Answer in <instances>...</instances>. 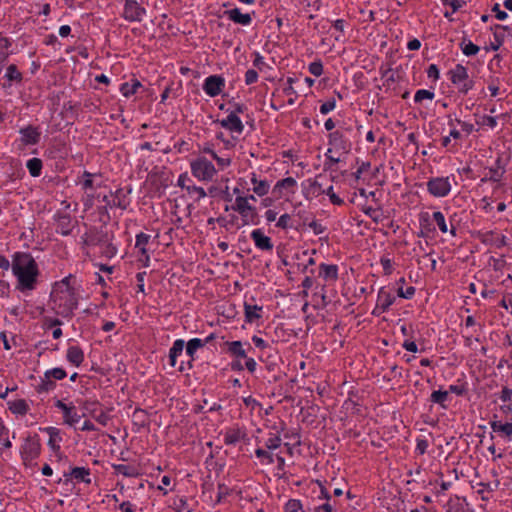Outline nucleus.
<instances>
[{
    "label": "nucleus",
    "mask_w": 512,
    "mask_h": 512,
    "mask_svg": "<svg viewBox=\"0 0 512 512\" xmlns=\"http://www.w3.org/2000/svg\"><path fill=\"white\" fill-rule=\"evenodd\" d=\"M247 178L252 185V191L258 197H264L268 194L271 185L267 179L260 178L255 172H250L247 175Z\"/></svg>",
    "instance_id": "nucleus-14"
},
{
    "label": "nucleus",
    "mask_w": 512,
    "mask_h": 512,
    "mask_svg": "<svg viewBox=\"0 0 512 512\" xmlns=\"http://www.w3.org/2000/svg\"><path fill=\"white\" fill-rule=\"evenodd\" d=\"M31 176L38 177L42 170V161L39 158H31L26 163Z\"/></svg>",
    "instance_id": "nucleus-39"
},
{
    "label": "nucleus",
    "mask_w": 512,
    "mask_h": 512,
    "mask_svg": "<svg viewBox=\"0 0 512 512\" xmlns=\"http://www.w3.org/2000/svg\"><path fill=\"white\" fill-rule=\"evenodd\" d=\"M431 400L433 403L439 404L442 408H445V402L448 400V392L434 391L431 395Z\"/></svg>",
    "instance_id": "nucleus-50"
},
{
    "label": "nucleus",
    "mask_w": 512,
    "mask_h": 512,
    "mask_svg": "<svg viewBox=\"0 0 512 512\" xmlns=\"http://www.w3.org/2000/svg\"><path fill=\"white\" fill-rule=\"evenodd\" d=\"M319 276L327 282H335L338 279V266L335 264H320Z\"/></svg>",
    "instance_id": "nucleus-24"
},
{
    "label": "nucleus",
    "mask_w": 512,
    "mask_h": 512,
    "mask_svg": "<svg viewBox=\"0 0 512 512\" xmlns=\"http://www.w3.org/2000/svg\"><path fill=\"white\" fill-rule=\"evenodd\" d=\"M246 436L244 429L240 427H232L224 432V443L226 445H235Z\"/></svg>",
    "instance_id": "nucleus-23"
},
{
    "label": "nucleus",
    "mask_w": 512,
    "mask_h": 512,
    "mask_svg": "<svg viewBox=\"0 0 512 512\" xmlns=\"http://www.w3.org/2000/svg\"><path fill=\"white\" fill-rule=\"evenodd\" d=\"M329 143L336 150L347 151V148H348L347 142L344 139L342 132H340L338 130L330 133Z\"/></svg>",
    "instance_id": "nucleus-31"
},
{
    "label": "nucleus",
    "mask_w": 512,
    "mask_h": 512,
    "mask_svg": "<svg viewBox=\"0 0 512 512\" xmlns=\"http://www.w3.org/2000/svg\"><path fill=\"white\" fill-rule=\"evenodd\" d=\"M232 210L237 212L243 225H256L258 220V211L253 203H249L246 199L235 197Z\"/></svg>",
    "instance_id": "nucleus-4"
},
{
    "label": "nucleus",
    "mask_w": 512,
    "mask_h": 512,
    "mask_svg": "<svg viewBox=\"0 0 512 512\" xmlns=\"http://www.w3.org/2000/svg\"><path fill=\"white\" fill-rule=\"evenodd\" d=\"M191 180L187 173H182L179 175L177 179V186L181 187L182 189L187 190V186H190Z\"/></svg>",
    "instance_id": "nucleus-62"
},
{
    "label": "nucleus",
    "mask_w": 512,
    "mask_h": 512,
    "mask_svg": "<svg viewBox=\"0 0 512 512\" xmlns=\"http://www.w3.org/2000/svg\"><path fill=\"white\" fill-rule=\"evenodd\" d=\"M71 477L86 484L91 483L90 471L85 467H74L70 473Z\"/></svg>",
    "instance_id": "nucleus-35"
},
{
    "label": "nucleus",
    "mask_w": 512,
    "mask_h": 512,
    "mask_svg": "<svg viewBox=\"0 0 512 512\" xmlns=\"http://www.w3.org/2000/svg\"><path fill=\"white\" fill-rule=\"evenodd\" d=\"M325 193L333 204L341 205L343 203V200L334 192L333 186L328 187Z\"/></svg>",
    "instance_id": "nucleus-60"
},
{
    "label": "nucleus",
    "mask_w": 512,
    "mask_h": 512,
    "mask_svg": "<svg viewBox=\"0 0 512 512\" xmlns=\"http://www.w3.org/2000/svg\"><path fill=\"white\" fill-rule=\"evenodd\" d=\"M281 442L282 440L279 435L270 433L269 437L265 440L264 445L268 450L273 451L280 447Z\"/></svg>",
    "instance_id": "nucleus-47"
},
{
    "label": "nucleus",
    "mask_w": 512,
    "mask_h": 512,
    "mask_svg": "<svg viewBox=\"0 0 512 512\" xmlns=\"http://www.w3.org/2000/svg\"><path fill=\"white\" fill-rule=\"evenodd\" d=\"M151 236L145 233H139L136 235V242H135V248L138 250L139 253H141L142 256L145 257V259L149 260V255L147 253V245L150 241Z\"/></svg>",
    "instance_id": "nucleus-33"
},
{
    "label": "nucleus",
    "mask_w": 512,
    "mask_h": 512,
    "mask_svg": "<svg viewBox=\"0 0 512 512\" xmlns=\"http://www.w3.org/2000/svg\"><path fill=\"white\" fill-rule=\"evenodd\" d=\"M41 452V444L38 440L28 438L25 440L21 448V455L26 465H32L39 457Z\"/></svg>",
    "instance_id": "nucleus-9"
},
{
    "label": "nucleus",
    "mask_w": 512,
    "mask_h": 512,
    "mask_svg": "<svg viewBox=\"0 0 512 512\" xmlns=\"http://www.w3.org/2000/svg\"><path fill=\"white\" fill-rule=\"evenodd\" d=\"M430 220V224L431 225H436L439 227V229L442 231V232H446L447 231V225H446V221H445V216L442 212L440 211H435L432 213L431 215V218L429 219Z\"/></svg>",
    "instance_id": "nucleus-40"
},
{
    "label": "nucleus",
    "mask_w": 512,
    "mask_h": 512,
    "mask_svg": "<svg viewBox=\"0 0 512 512\" xmlns=\"http://www.w3.org/2000/svg\"><path fill=\"white\" fill-rule=\"evenodd\" d=\"M450 81L457 88L460 94H467L474 86V81L468 75L467 69L458 64L453 70H450Z\"/></svg>",
    "instance_id": "nucleus-5"
},
{
    "label": "nucleus",
    "mask_w": 512,
    "mask_h": 512,
    "mask_svg": "<svg viewBox=\"0 0 512 512\" xmlns=\"http://www.w3.org/2000/svg\"><path fill=\"white\" fill-rule=\"evenodd\" d=\"M19 143L21 147L36 145L40 141L41 132L37 127L26 126L19 130Z\"/></svg>",
    "instance_id": "nucleus-13"
},
{
    "label": "nucleus",
    "mask_w": 512,
    "mask_h": 512,
    "mask_svg": "<svg viewBox=\"0 0 512 512\" xmlns=\"http://www.w3.org/2000/svg\"><path fill=\"white\" fill-rule=\"evenodd\" d=\"M225 79L220 75H211L205 78L203 83V91L209 97L220 95L225 88Z\"/></svg>",
    "instance_id": "nucleus-11"
},
{
    "label": "nucleus",
    "mask_w": 512,
    "mask_h": 512,
    "mask_svg": "<svg viewBox=\"0 0 512 512\" xmlns=\"http://www.w3.org/2000/svg\"><path fill=\"white\" fill-rule=\"evenodd\" d=\"M492 12L495 13V17L500 21H504L508 18V14L505 11L501 10L499 3H495L493 5Z\"/></svg>",
    "instance_id": "nucleus-63"
},
{
    "label": "nucleus",
    "mask_w": 512,
    "mask_h": 512,
    "mask_svg": "<svg viewBox=\"0 0 512 512\" xmlns=\"http://www.w3.org/2000/svg\"><path fill=\"white\" fill-rule=\"evenodd\" d=\"M73 228V222L69 215H60L57 218L56 230L58 233L69 235Z\"/></svg>",
    "instance_id": "nucleus-28"
},
{
    "label": "nucleus",
    "mask_w": 512,
    "mask_h": 512,
    "mask_svg": "<svg viewBox=\"0 0 512 512\" xmlns=\"http://www.w3.org/2000/svg\"><path fill=\"white\" fill-rule=\"evenodd\" d=\"M450 393H454L458 396H462L467 393V383L461 382L456 385H450Z\"/></svg>",
    "instance_id": "nucleus-57"
},
{
    "label": "nucleus",
    "mask_w": 512,
    "mask_h": 512,
    "mask_svg": "<svg viewBox=\"0 0 512 512\" xmlns=\"http://www.w3.org/2000/svg\"><path fill=\"white\" fill-rule=\"evenodd\" d=\"M291 226H292L291 216L287 213L282 214L276 222V227L281 228V229H288Z\"/></svg>",
    "instance_id": "nucleus-56"
},
{
    "label": "nucleus",
    "mask_w": 512,
    "mask_h": 512,
    "mask_svg": "<svg viewBox=\"0 0 512 512\" xmlns=\"http://www.w3.org/2000/svg\"><path fill=\"white\" fill-rule=\"evenodd\" d=\"M308 70L312 75L319 77L323 74V64L320 60L311 62L308 66Z\"/></svg>",
    "instance_id": "nucleus-53"
},
{
    "label": "nucleus",
    "mask_w": 512,
    "mask_h": 512,
    "mask_svg": "<svg viewBox=\"0 0 512 512\" xmlns=\"http://www.w3.org/2000/svg\"><path fill=\"white\" fill-rule=\"evenodd\" d=\"M74 283L75 278L69 275L53 285L50 294V305L57 315L67 317L77 307L78 300Z\"/></svg>",
    "instance_id": "nucleus-1"
},
{
    "label": "nucleus",
    "mask_w": 512,
    "mask_h": 512,
    "mask_svg": "<svg viewBox=\"0 0 512 512\" xmlns=\"http://www.w3.org/2000/svg\"><path fill=\"white\" fill-rule=\"evenodd\" d=\"M250 237L255 247L261 251H272L273 242L270 237L266 236L262 229H254L250 233Z\"/></svg>",
    "instance_id": "nucleus-17"
},
{
    "label": "nucleus",
    "mask_w": 512,
    "mask_h": 512,
    "mask_svg": "<svg viewBox=\"0 0 512 512\" xmlns=\"http://www.w3.org/2000/svg\"><path fill=\"white\" fill-rule=\"evenodd\" d=\"M296 190L297 181L293 177H286L274 184L272 193L276 199L290 200V197L296 193Z\"/></svg>",
    "instance_id": "nucleus-6"
},
{
    "label": "nucleus",
    "mask_w": 512,
    "mask_h": 512,
    "mask_svg": "<svg viewBox=\"0 0 512 512\" xmlns=\"http://www.w3.org/2000/svg\"><path fill=\"white\" fill-rule=\"evenodd\" d=\"M45 433L48 434L49 440H48V446L49 448L55 452L58 453L60 451V444L62 442V436L60 433V430L56 427H46L43 429Z\"/></svg>",
    "instance_id": "nucleus-22"
},
{
    "label": "nucleus",
    "mask_w": 512,
    "mask_h": 512,
    "mask_svg": "<svg viewBox=\"0 0 512 512\" xmlns=\"http://www.w3.org/2000/svg\"><path fill=\"white\" fill-rule=\"evenodd\" d=\"M66 371L63 368L57 367L50 370H47L45 373V377L50 379L53 378L55 380H62L66 377Z\"/></svg>",
    "instance_id": "nucleus-51"
},
{
    "label": "nucleus",
    "mask_w": 512,
    "mask_h": 512,
    "mask_svg": "<svg viewBox=\"0 0 512 512\" xmlns=\"http://www.w3.org/2000/svg\"><path fill=\"white\" fill-rule=\"evenodd\" d=\"M0 443L4 448H11L12 443L9 440V429L5 425L3 419L0 417Z\"/></svg>",
    "instance_id": "nucleus-42"
},
{
    "label": "nucleus",
    "mask_w": 512,
    "mask_h": 512,
    "mask_svg": "<svg viewBox=\"0 0 512 512\" xmlns=\"http://www.w3.org/2000/svg\"><path fill=\"white\" fill-rule=\"evenodd\" d=\"M284 512H305L302 503L298 499H290L284 506Z\"/></svg>",
    "instance_id": "nucleus-48"
},
{
    "label": "nucleus",
    "mask_w": 512,
    "mask_h": 512,
    "mask_svg": "<svg viewBox=\"0 0 512 512\" xmlns=\"http://www.w3.org/2000/svg\"><path fill=\"white\" fill-rule=\"evenodd\" d=\"M255 455L260 459V462L263 465H270L275 461L274 456L263 448H257L255 450Z\"/></svg>",
    "instance_id": "nucleus-43"
},
{
    "label": "nucleus",
    "mask_w": 512,
    "mask_h": 512,
    "mask_svg": "<svg viewBox=\"0 0 512 512\" xmlns=\"http://www.w3.org/2000/svg\"><path fill=\"white\" fill-rule=\"evenodd\" d=\"M224 15L232 22L242 26H249L252 23V16L249 13H242L239 8L226 10Z\"/></svg>",
    "instance_id": "nucleus-20"
},
{
    "label": "nucleus",
    "mask_w": 512,
    "mask_h": 512,
    "mask_svg": "<svg viewBox=\"0 0 512 512\" xmlns=\"http://www.w3.org/2000/svg\"><path fill=\"white\" fill-rule=\"evenodd\" d=\"M246 185H247L246 178H239L237 180L236 186L233 188V194L235 196L244 195V192L246 190L249 191V188H246Z\"/></svg>",
    "instance_id": "nucleus-55"
},
{
    "label": "nucleus",
    "mask_w": 512,
    "mask_h": 512,
    "mask_svg": "<svg viewBox=\"0 0 512 512\" xmlns=\"http://www.w3.org/2000/svg\"><path fill=\"white\" fill-rule=\"evenodd\" d=\"M258 80V72L255 69H249L245 73V83L251 85L256 83Z\"/></svg>",
    "instance_id": "nucleus-58"
},
{
    "label": "nucleus",
    "mask_w": 512,
    "mask_h": 512,
    "mask_svg": "<svg viewBox=\"0 0 512 512\" xmlns=\"http://www.w3.org/2000/svg\"><path fill=\"white\" fill-rule=\"evenodd\" d=\"M336 107V102L335 100H328L326 102H324L321 106H320V113L323 114V115H326L328 114L329 112L333 111Z\"/></svg>",
    "instance_id": "nucleus-61"
},
{
    "label": "nucleus",
    "mask_w": 512,
    "mask_h": 512,
    "mask_svg": "<svg viewBox=\"0 0 512 512\" xmlns=\"http://www.w3.org/2000/svg\"><path fill=\"white\" fill-rule=\"evenodd\" d=\"M192 175L202 182H210L217 174L214 164L205 156H198L190 162Z\"/></svg>",
    "instance_id": "nucleus-3"
},
{
    "label": "nucleus",
    "mask_w": 512,
    "mask_h": 512,
    "mask_svg": "<svg viewBox=\"0 0 512 512\" xmlns=\"http://www.w3.org/2000/svg\"><path fill=\"white\" fill-rule=\"evenodd\" d=\"M203 152L209 154L216 161L220 169H225L231 164V157L229 155L219 156L209 145L203 148Z\"/></svg>",
    "instance_id": "nucleus-29"
},
{
    "label": "nucleus",
    "mask_w": 512,
    "mask_h": 512,
    "mask_svg": "<svg viewBox=\"0 0 512 512\" xmlns=\"http://www.w3.org/2000/svg\"><path fill=\"white\" fill-rule=\"evenodd\" d=\"M31 403L23 398L10 399L7 401V408L16 417H24L30 412Z\"/></svg>",
    "instance_id": "nucleus-15"
},
{
    "label": "nucleus",
    "mask_w": 512,
    "mask_h": 512,
    "mask_svg": "<svg viewBox=\"0 0 512 512\" xmlns=\"http://www.w3.org/2000/svg\"><path fill=\"white\" fill-rule=\"evenodd\" d=\"M184 348L185 342L183 339H177L173 342V345L169 350V364L172 367H176L177 358L183 353Z\"/></svg>",
    "instance_id": "nucleus-27"
},
{
    "label": "nucleus",
    "mask_w": 512,
    "mask_h": 512,
    "mask_svg": "<svg viewBox=\"0 0 512 512\" xmlns=\"http://www.w3.org/2000/svg\"><path fill=\"white\" fill-rule=\"evenodd\" d=\"M13 275L17 279L16 288L21 292L36 288L39 268L34 258L28 253H16L11 264Z\"/></svg>",
    "instance_id": "nucleus-2"
},
{
    "label": "nucleus",
    "mask_w": 512,
    "mask_h": 512,
    "mask_svg": "<svg viewBox=\"0 0 512 512\" xmlns=\"http://www.w3.org/2000/svg\"><path fill=\"white\" fill-rule=\"evenodd\" d=\"M395 295L386 287H381L377 294L376 307L374 313H384L394 304Z\"/></svg>",
    "instance_id": "nucleus-12"
},
{
    "label": "nucleus",
    "mask_w": 512,
    "mask_h": 512,
    "mask_svg": "<svg viewBox=\"0 0 512 512\" xmlns=\"http://www.w3.org/2000/svg\"><path fill=\"white\" fill-rule=\"evenodd\" d=\"M54 405L62 412L64 424L74 427L80 422L81 416L72 402L65 403L62 400H56Z\"/></svg>",
    "instance_id": "nucleus-7"
},
{
    "label": "nucleus",
    "mask_w": 512,
    "mask_h": 512,
    "mask_svg": "<svg viewBox=\"0 0 512 512\" xmlns=\"http://www.w3.org/2000/svg\"><path fill=\"white\" fill-rule=\"evenodd\" d=\"M146 16V9L136 0H126L123 8V17L129 22H141Z\"/></svg>",
    "instance_id": "nucleus-8"
},
{
    "label": "nucleus",
    "mask_w": 512,
    "mask_h": 512,
    "mask_svg": "<svg viewBox=\"0 0 512 512\" xmlns=\"http://www.w3.org/2000/svg\"><path fill=\"white\" fill-rule=\"evenodd\" d=\"M428 191L435 197L448 194V178H434L427 183Z\"/></svg>",
    "instance_id": "nucleus-18"
},
{
    "label": "nucleus",
    "mask_w": 512,
    "mask_h": 512,
    "mask_svg": "<svg viewBox=\"0 0 512 512\" xmlns=\"http://www.w3.org/2000/svg\"><path fill=\"white\" fill-rule=\"evenodd\" d=\"M380 263L383 267V272L385 275H390L393 272V262L391 259L382 257Z\"/></svg>",
    "instance_id": "nucleus-59"
},
{
    "label": "nucleus",
    "mask_w": 512,
    "mask_h": 512,
    "mask_svg": "<svg viewBox=\"0 0 512 512\" xmlns=\"http://www.w3.org/2000/svg\"><path fill=\"white\" fill-rule=\"evenodd\" d=\"M320 498L326 499L327 502L314 508V512H335L336 507L330 503V495L324 490H321Z\"/></svg>",
    "instance_id": "nucleus-38"
},
{
    "label": "nucleus",
    "mask_w": 512,
    "mask_h": 512,
    "mask_svg": "<svg viewBox=\"0 0 512 512\" xmlns=\"http://www.w3.org/2000/svg\"><path fill=\"white\" fill-rule=\"evenodd\" d=\"M459 46L462 53L468 57L476 55L480 50L479 46L466 38H463Z\"/></svg>",
    "instance_id": "nucleus-36"
},
{
    "label": "nucleus",
    "mask_w": 512,
    "mask_h": 512,
    "mask_svg": "<svg viewBox=\"0 0 512 512\" xmlns=\"http://www.w3.org/2000/svg\"><path fill=\"white\" fill-rule=\"evenodd\" d=\"M187 194L196 201H200L201 199L206 197V192L204 188L191 184L187 186L186 190Z\"/></svg>",
    "instance_id": "nucleus-41"
},
{
    "label": "nucleus",
    "mask_w": 512,
    "mask_h": 512,
    "mask_svg": "<svg viewBox=\"0 0 512 512\" xmlns=\"http://www.w3.org/2000/svg\"><path fill=\"white\" fill-rule=\"evenodd\" d=\"M211 339V337H208L206 340H202L200 338H193V339H190L188 342H187V345H186V353L187 355L191 358V359H194V355L195 353L202 347L205 346L206 343L209 342V340Z\"/></svg>",
    "instance_id": "nucleus-32"
},
{
    "label": "nucleus",
    "mask_w": 512,
    "mask_h": 512,
    "mask_svg": "<svg viewBox=\"0 0 512 512\" xmlns=\"http://www.w3.org/2000/svg\"><path fill=\"white\" fill-rule=\"evenodd\" d=\"M263 307L256 304L244 303V316L247 323L253 324L262 318Z\"/></svg>",
    "instance_id": "nucleus-21"
},
{
    "label": "nucleus",
    "mask_w": 512,
    "mask_h": 512,
    "mask_svg": "<svg viewBox=\"0 0 512 512\" xmlns=\"http://www.w3.org/2000/svg\"><path fill=\"white\" fill-rule=\"evenodd\" d=\"M85 409L88 411L89 415L93 417L100 425H108L110 421V415L106 410L99 408L97 403H86Z\"/></svg>",
    "instance_id": "nucleus-19"
},
{
    "label": "nucleus",
    "mask_w": 512,
    "mask_h": 512,
    "mask_svg": "<svg viewBox=\"0 0 512 512\" xmlns=\"http://www.w3.org/2000/svg\"><path fill=\"white\" fill-rule=\"evenodd\" d=\"M490 425L493 432L507 438L508 441H512V422L492 421Z\"/></svg>",
    "instance_id": "nucleus-25"
},
{
    "label": "nucleus",
    "mask_w": 512,
    "mask_h": 512,
    "mask_svg": "<svg viewBox=\"0 0 512 512\" xmlns=\"http://www.w3.org/2000/svg\"><path fill=\"white\" fill-rule=\"evenodd\" d=\"M215 137L223 145V148L227 151L234 149L239 142V138L231 134L226 135L222 131L217 132Z\"/></svg>",
    "instance_id": "nucleus-30"
},
{
    "label": "nucleus",
    "mask_w": 512,
    "mask_h": 512,
    "mask_svg": "<svg viewBox=\"0 0 512 512\" xmlns=\"http://www.w3.org/2000/svg\"><path fill=\"white\" fill-rule=\"evenodd\" d=\"M225 345L227 353L239 359L247 358L248 351L252 350L249 343H243L241 341L226 342Z\"/></svg>",
    "instance_id": "nucleus-16"
},
{
    "label": "nucleus",
    "mask_w": 512,
    "mask_h": 512,
    "mask_svg": "<svg viewBox=\"0 0 512 512\" xmlns=\"http://www.w3.org/2000/svg\"><path fill=\"white\" fill-rule=\"evenodd\" d=\"M253 66L260 72L269 69L270 66L265 62L264 57L259 52H254Z\"/></svg>",
    "instance_id": "nucleus-49"
},
{
    "label": "nucleus",
    "mask_w": 512,
    "mask_h": 512,
    "mask_svg": "<svg viewBox=\"0 0 512 512\" xmlns=\"http://www.w3.org/2000/svg\"><path fill=\"white\" fill-rule=\"evenodd\" d=\"M434 97V93L429 91V90H425V89H421V90H418L415 95H414V101L419 103V102H422L423 100L427 99V100H432Z\"/></svg>",
    "instance_id": "nucleus-52"
},
{
    "label": "nucleus",
    "mask_w": 512,
    "mask_h": 512,
    "mask_svg": "<svg viewBox=\"0 0 512 512\" xmlns=\"http://www.w3.org/2000/svg\"><path fill=\"white\" fill-rule=\"evenodd\" d=\"M415 287L408 286L407 288H403L402 286H399L397 289V295L404 299H411L415 294Z\"/></svg>",
    "instance_id": "nucleus-54"
},
{
    "label": "nucleus",
    "mask_w": 512,
    "mask_h": 512,
    "mask_svg": "<svg viewBox=\"0 0 512 512\" xmlns=\"http://www.w3.org/2000/svg\"><path fill=\"white\" fill-rule=\"evenodd\" d=\"M117 474H121L125 477H136L138 475L137 470L129 465L119 464L114 466Z\"/></svg>",
    "instance_id": "nucleus-46"
},
{
    "label": "nucleus",
    "mask_w": 512,
    "mask_h": 512,
    "mask_svg": "<svg viewBox=\"0 0 512 512\" xmlns=\"http://www.w3.org/2000/svg\"><path fill=\"white\" fill-rule=\"evenodd\" d=\"M499 398L502 402H510L512 404V389L504 387Z\"/></svg>",
    "instance_id": "nucleus-64"
},
{
    "label": "nucleus",
    "mask_w": 512,
    "mask_h": 512,
    "mask_svg": "<svg viewBox=\"0 0 512 512\" xmlns=\"http://www.w3.org/2000/svg\"><path fill=\"white\" fill-rule=\"evenodd\" d=\"M66 358L68 362L78 367L84 361V353L79 346L72 345L67 349Z\"/></svg>",
    "instance_id": "nucleus-26"
},
{
    "label": "nucleus",
    "mask_w": 512,
    "mask_h": 512,
    "mask_svg": "<svg viewBox=\"0 0 512 512\" xmlns=\"http://www.w3.org/2000/svg\"><path fill=\"white\" fill-rule=\"evenodd\" d=\"M94 174L89 173L85 171L81 177V179L77 182V184H80L82 189L87 191L94 188Z\"/></svg>",
    "instance_id": "nucleus-45"
},
{
    "label": "nucleus",
    "mask_w": 512,
    "mask_h": 512,
    "mask_svg": "<svg viewBox=\"0 0 512 512\" xmlns=\"http://www.w3.org/2000/svg\"><path fill=\"white\" fill-rule=\"evenodd\" d=\"M5 78L9 82H20L22 80V74L15 65H9L6 69Z\"/></svg>",
    "instance_id": "nucleus-44"
},
{
    "label": "nucleus",
    "mask_w": 512,
    "mask_h": 512,
    "mask_svg": "<svg viewBox=\"0 0 512 512\" xmlns=\"http://www.w3.org/2000/svg\"><path fill=\"white\" fill-rule=\"evenodd\" d=\"M450 512H472L468 507V504L465 502V499L455 497L453 499L450 497Z\"/></svg>",
    "instance_id": "nucleus-37"
},
{
    "label": "nucleus",
    "mask_w": 512,
    "mask_h": 512,
    "mask_svg": "<svg viewBox=\"0 0 512 512\" xmlns=\"http://www.w3.org/2000/svg\"><path fill=\"white\" fill-rule=\"evenodd\" d=\"M216 123L227 130L231 135L239 139L244 131V124L242 120L239 116L234 114H227L225 118L217 120Z\"/></svg>",
    "instance_id": "nucleus-10"
},
{
    "label": "nucleus",
    "mask_w": 512,
    "mask_h": 512,
    "mask_svg": "<svg viewBox=\"0 0 512 512\" xmlns=\"http://www.w3.org/2000/svg\"><path fill=\"white\" fill-rule=\"evenodd\" d=\"M141 86V83L137 79H132L129 82L121 84L120 92L124 97L129 98L134 95Z\"/></svg>",
    "instance_id": "nucleus-34"
}]
</instances>
